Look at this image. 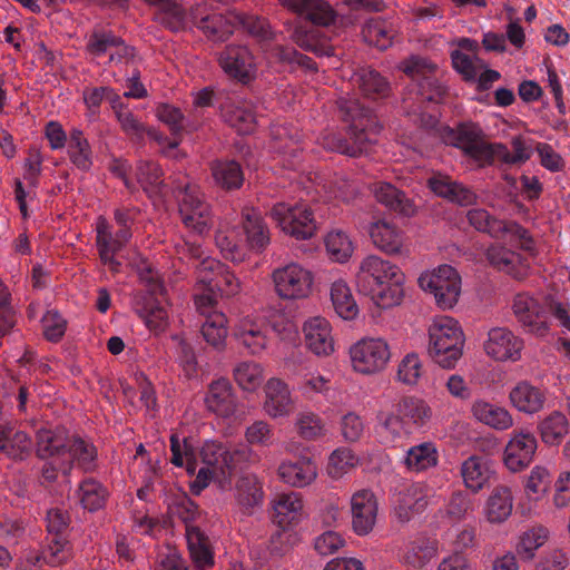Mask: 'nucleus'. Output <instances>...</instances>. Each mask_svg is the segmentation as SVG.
<instances>
[{"mask_svg": "<svg viewBox=\"0 0 570 570\" xmlns=\"http://www.w3.org/2000/svg\"><path fill=\"white\" fill-rule=\"evenodd\" d=\"M171 463L176 466H185L189 474H196L190 488L199 493L210 482H216L222 490L230 485V475L240 459L250 454L248 448L230 451L222 442L215 440L205 441L195 449L186 438L170 436Z\"/></svg>", "mask_w": 570, "mask_h": 570, "instance_id": "1", "label": "nucleus"}, {"mask_svg": "<svg viewBox=\"0 0 570 570\" xmlns=\"http://www.w3.org/2000/svg\"><path fill=\"white\" fill-rule=\"evenodd\" d=\"M36 454L45 460L42 478L55 482L58 474L68 475L76 463L83 471L95 468L96 448L77 436H70L62 426H46L37 431Z\"/></svg>", "mask_w": 570, "mask_h": 570, "instance_id": "2", "label": "nucleus"}, {"mask_svg": "<svg viewBox=\"0 0 570 570\" xmlns=\"http://www.w3.org/2000/svg\"><path fill=\"white\" fill-rule=\"evenodd\" d=\"M439 131L445 145L460 148L479 166L491 165L495 161L520 166L531 158L535 149L533 140L522 135L511 138V150L502 142L482 141L480 140V129L470 122L461 124L456 128L444 126Z\"/></svg>", "mask_w": 570, "mask_h": 570, "instance_id": "3", "label": "nucleus"}, {"mask_svg": "<svg viewBox=\"0 0 570 570\" xmlns=\"http://www.w3.org/2000/svg\"><path fill=\"white\" fill-rule=\"evenodd\" d=\"M355 283L358 292L382 309L401 305L405 296V274L396 264L375 254L362 258Z\"/></svg>", "mask_w": 570, "mask_h": 570, "instance_id": "4", "label": "nucleus"}, {"mask_svg": "<svg viewBox=\"0 0 570 570\" xmlns=\"http://www.w3.org/2000/svg\"><path fill=\"white\" fill-rule=\"evenodd\" d=\"M337 105L344 121L350 122L348 135L353 142L333 134L324 138L323 146L341 154L357 156L376 142L381 126L375 116L362 107L356 99L341 98Z\"/></svg>", "mask_w": 570, "mask_h": 570, "instance_id": "5", "label": "nucleus"}, {"mask_svg": "<svg viewBox=\"0 0 570 570\" xmlns=\"http://www.w3.org/2000/svg\"><path fill=\"white\" fill-rule=\"evenodd\" d=\"M376 413L377 434L384 443H393L410 434L411 425H423L431 417L432 410L420 397L402 396L382 403Z\"/></svg>", "mask_w": 570, "mask_h": 570, "instance_id": "6", "label": "nucleus"}, {"mask_svg": "<svg viewBox=\"0 0 570 570\" xmlns=\"http://www.w3.org/2000/svg\"><path fill=\"white\" fill-rule=\"evenodd\" d=\"M428 352L433 362L444 370H453L465 346L461 324L450 316H436L428 327Z\"/></svg>", "mask_w": 570, "mask_h": 570, "instance_id": "7", "label": "nucleus"}, {"mask_svg": "<svg viewBox=\"0 0 570 570\" xmlns=\"http://www.w3.org/2000/svg\"><path fill=\"white\" fill-rule=\"evenodd\" d=\"M512 312L527 332L538 336L548 333L547 312L552 314L564 333H570V315L567 308L551 295L544 297L541 303L539 298L528 293H518L512 301Z\"/></svg>", "mask_w": 570, "mask_h": 570, "instance_id": "8", "label": "nucleus"}, {"mask_svg": "<svg viewBox=\"0 0 570 570\" xmlns=\"http://www.w3.org/2000/svg\"><path fill=\"white\" fill-rule=\"evenodd\" d=\"M275 226L296 240H308L316 235L317 223L311 207L302 202H277L268 212Z\"/></svg>", "mask_w": 570, "mask_h": 570, "instance_id": "9", "label": "nucleus"}, {"mask_svg": "<svg viewBox=\"0 0 570 570\" xmlns=\"http://www.w3.org/2000/svg\"><path fill=\"white\" fill-rule=\"evenodd\" d=\"M273 288L283 301H303L312 296L315 275L298 262H288L275 267L271 274Z\"/></svg>", "mask_w": 570, "mask_h": 570, "instance_id": "10", "label": "nucleus"}, {"mask_svg": "<svg viewBox=\"0 0 570 570\" xmlns=\"http://www.w3.org/2000/svg\"><path fill=\"white\" fill-rule=\"evenodd\" d=\"M348 358L352 370L362 375L382 372L391 361L392 351L382 336H364L350 345Z\"/></svg>", "mask_w": 570, "mask_h": 570, "instance_id": "11", "label": "nucleus"}, {"mask_svg": "<svg viewBox=\"0 0 570 570\" xmlns=\"http://www.w3.org/2000/svg\"><path fill=\"white\" fill-rule=\"evenodd\" d=\"M422 291L433 295L441 309H451L461 294V277L456 269L448 264L423 272L419 279Z\"/></svg>", "mask_w": 570, "mask_h": 570, "instance_id": "12", "label": "nucleus"}, {"mask_svg": "<svg viewBox=\"0 0 570 570\" xmlns=\"http://www.w3.org/2000/svg\"><path fill=\"white\" fill-rule=\"evenodd\" d=\"M466 217L470 225L479 232L487 233L494 238H502L512 246L527 252H532L534 248L533 239L527 229L517 223L499 220L481 208L470 209Z\"/></svg>", "mask_w": 570, "mask_h": 570, "instance_id": "13", "label": "nucleus"}, {"mask_svg": "<svg viewBox=\"0 0 570 570\" xmlns=\"http://www.w3.org/2000/svg\"><path fill=\"white\" fill-rule=\"evenodd\" d=\"M178 200L184 225L198 235L207 233L213 224L212 210L199 187L188 183L179 193Z\"/></svg>", "mask_w": 570, "mask_h": 570, "instance_id": "14", "label": "nucleus"}, {"mask_svg": "<svg viewBox=\"0 0 570 570\" xmlns=\"http://www.w3.org/2000/svg\"><path fill=\"white\" fill-rule=\"evenodd\" d=\"M367 234L373 246L390 256L409 254V239L405 232L392 219L375 218L367 226Z\"/></svg>", "mask_w": 570, "mask_h": 570, "instance_id": "15", "label": "nucleus"}, {"mask_svg": "<svg viewBox=\"0 0 570 570\" xmlns=\"http://www.w3.org/2000/svg\"><path fill=\"white\" fill-rule=\"evenodd\" d=\"M402 71L409 76L413 81H416L417 96L420 101H440L443 97L445 89L442 87L436 78L434 71L436 66L425 58L411 57L403 61L400 66Z\"/></svg>", "mask_w": 570, "mask_h": 570, "instance_id": "16", "label": "nucleus"}, {"mask_svg": "<svg viewBox=\"0 0 570 570\" xmlns=\"http://www.w3.org/2000/svg\"><path fill=\"white\" fill-rule=\"evenodd\" d=\"M305 348L318 358L331 357L336 351V340L331 322L321 315L311 316L302 324Z\"/></svg>", "mask_w": 570, "mask_h": 570, "instance_id": "17", "label": "nucleus"}, {"mask_svg": "<svg viewBox=\"0 0 570 570\" xmlns=\"http://www.w3.org/2000/svg\"><path fill=\"white\" fill-rule=\"evenodd\" d=\"M351 527L358 537L368 535L375 528L379 500L370 489L355 491L350 498Z\"/></svg>", "mask_w": 570, "mask_h": 570, "instance_id": "18", "label": "nucleus"}, {"mask_svg": "<svg viewBox=\"0 0 570 570\" xmlns=\"http://www.w3.org/2000/svg\"><path fill=\"white\" fill-rule=\"evenodd\" d=\"M538 441L529 430H514L503 451V463L511 472H520L533 461Z\"/></svg>", "mask_w": 570, "mask_h": 570, "instance_id": "19", "label": "nucleus"}, {"mask_svg": "<svg viewBox=\"0 0 570 570\" xmlns=\"http://www.w3.org/2000/svg\"><path fill=\"white\" fill-rule=\"evenodd\" d=\"M523 341L507 327H492L483 342V351L495 362H518L521 358Z\"/></svg>", "mask_w": 570, "mask_h": 570, "instance_id": "20", "label": "nucleus"}, {"mask_svg": "<svg viewBox=\"0 0 570 570\" xmlns=\"http://www.w3.org/2000/svg\"><path fill=\"white\" fill-rule=\"evenodd\" d=\"M218 62L227 76L242 83H247L256 77L257 62L246 46H226L219 53Z\"/></svg>", "mask_w": 570, "mask_h": 570, "instance_id": "21", "label": "nucleus"}, {"mask_svg": "<svg viewBox=\"0 0 570 570\" xmlns=\"http://www.w3.org/2000/svg\"><path fill=\"white\" fill-rule=\"evenodd\" d=\"M276 473L284 484L294 489H304L317 480L318 466L312 456L301 454L283 459Z\"/></svg>", "mask_w": 570, "mask_h": 570, "instance_id": "22", "label": "nucleus"}, {"mask_svg": "<svg viewBox=\"0 0 570 570\" xmlns=\"http://www.w3.org/2000/svg\"><path fill=\"white\" fill-rule=\"evenodd\" d=\"M269 325L263 318L243 317L234 328V337L252 356L262 355L271 342Z\"/></svg>", "mask_w": 570, "mask_h": 570, "instance_id": "23", "label": "nucleus"}, {"mask_svg": "<svg viewBox=\"0 0 570 570\" xmlns=\"http://www.w3.org/2000/svg\"><path fill=\"white\" fill-rule=\"evenodd\" d=\"M206 2L198 4L191 10L193 22L212 40H226L240 22L239 14L228 11L226 14L220 12H205Z\"/></svg>", "mask_w": 570, "mask_h": 570, "instance_id": "24", "label": "nucleus"}, {"mask_svg": "<svg viewBox=\"0 0 570 570\" xmlns=\"http://www.w3.org/2000/svg\"><path fill=\"white\" fill-rule=\"evenodd\" d=\"M96 243L101 263L112 273H118L121 264L116 258V254L125 246L131 236L128 227H121L114 236L108 222L100 216L96 223Z\"/></svg>", "mask_w": 570, "mask_h": 570, "instance_id": "25", "label": "nucleus"}, {"mask_svg": "<svg viewBox=\"0 0 570 570\" xmlns=\"http://www.w3.org/2000/svg\"><path fill=\"white\" fill-rule=\"evenodd\" d=\"M304 518V499L301 493L282 492L272 500V521L282 531L294 529Z\"/></svg>", "mask_w": 570, "mask_h": 570, "instance_id": "26", "label": "nucleus"}, {"mask_svg": "<svg viewBox=\"0 0 570 570\" xmlns=\"http://www.w3.org/2000/svg\"><path fill=\"white\" fill-rule=\"evenodd\" d=\"M199 284L214 285L227 296L237 295L242 289L240 281L227 266L213 257H204L196 267Z\"/></svg>", "mask_w": 570, "mask_h": 570, "instance_id": "27", "label": "nucleus"}, {"mask_svg": "<svg viewBox=\"0 0 570 570\" xmlns=\"http://www.w3.org/2000/svg\"><path fill=\"white\" fill-rule=\"evenodd\" d=\"M439 554V542L436 539L420 533L411 538L399 550L401 562L414 569H423L430 564Z\"/></svg>", "mask_w": 570, "mask_h": 570, "instance_id": "28", "label": "nucleus"}, {"mask_svg": "<svg viewBox=\"0 0 570 570\" xmlns=\"http://www.w3.org/2000/svg\"><path fill=\"white\" fill-rule=\"evenodd\" d=\"M264 412L272 419L289 416L295 409V400L288 384L272 377L265 384Z\"/></svg>", "mask_w": 570, "mask_h": 570, "instance_id": "29", "label": "nucleus"}, {"mask_svg": "<svg viewBox=\"0 0 570 570\" xmlns=\"http://www.w3.org/2000/svg\"><path fill=\"white\" fill-rule=\"evenodd\" d=\"M233 497L237 509L247 515L264 501V487L262 479L255 473H244L236 479Z\"/></svg>", "mask_w": 570, "mask_h": 570, "instance_id": "30", "label": "nucleus"}, {"mask_svg": "<svg viewBox=\"0 0 570 570\" xmlns=\"http://www.w3.org/2000/svg\"><path fill=\"white\" fill-rule=\"evenodd\" d=\"M452 45L456 48L451 52L453 68L468 81H475L480 71L485 67L483 60L478 58L479 43L470 38H460Z\"/></svg>", "mask_w": 570, "mask_h": 570, "instance_id": "31", "label": "nucleus"}, {"mask_svg": "<svg viewBox=\"0 0 570 570\" xmlns=\"http://www.w3.org/2000/svg\"><path fill=\"white\" fill-rule=\"evenodd\" d=\"M514 497L512 489L505 484L495 485L482 507L484 520L492 525L505 523L512 515Z\"/></svg>", "mask_w": 570, "mask_h": 570, "instance_id": "32", "label": "nucleus"}, {"mask_svg": "<svg viewBox=\"0 0 570 570\" xmlns=\"http://www.w3.org/2000/svg\"><path fill=\"white\" fill-rule=\"evenodd\" d=\"M272 151L277 154L285 167L296 169L299 164L298 132L286 125H274L271 129Z\"/></svg>", "mask_w": 570, "mask_h": 570, "instance_id": "33", "label": "nucleus"}, {"mask_svg": "<svg viewBox=\"0 0 570 570\" xmlns=\"http://www.w3.org/2000/svg\"><path fill=\"white\" fill-rule=\"evenodd\" d=\"M495 471L492 462L481 455L466 458L460 468L464 487L472 493H479L492 480Z\"/></svg>", "mask_w": 570, "mask_h": 570, "instance_id": "34", "label": "nucleus"}, {"mask_svg": "<svg viewBox=\"0 0 570 570\" xmlns=\"http://www.w3.org/2000/svg\"><path fill=\"white\" fill-rule=\"evenodd\" d=\"M491 266L514 278H523L528 274L529 264L519 253L501 244H493L485 252Z\"/></svg>", "mask_w": 570, "mask_h": 570, "instance_id": "35", "label": "nucleus"}, {"mask_svg": "<svg viewBox=\"0 0 570 570\" xmlns=\"http://www.w3.org/2000/svg\"><path fill=\"white\" fill-rule=\"evenodd\" d=\"M242 229L246 240V249L262 253L269 245V228L257 209L249 207L243 209Z\"/></svg>", "mask_w": 570, "mask_h": 570, "instance_id": "36", "label": "nucleus"}, {"mask_svg": "<svg viewBox=\"0 0 570 570\" xmlns=\"http://www.w3.org/2000/svg\"><path fill=\"white\" fill-rule=\"evenodd\" d=\"M222 117L238 134L247 135L256 128L254 105L245 99L226 101L222 107Z\"/></svg>", "mask_w": 570, "mask_h": 570, "instance_id": "37", "label": "nucleus"}, {"mask_svg": "<svg viewBox=\"0 0 570 570\" xmlns=\"http://www.w3.org/2000/svg\"><path fill=\"white\" fill-rule=\"evenodd\" d=\"M288 11L317 26H328L335 20L333 8L324 0H278Z\"/></svg>", "mask_w": 570, "mask_h": 570, "instance_id": "38", "label": "nucleus"}, {"mask_svg": "<svg viewBox=\"0 0 570 570\" xmlns=\"http://www.w3.org/2000/svg\"><path fill=\"white\" fill-rule=\"evenodd\" d=\"M471 413L478 422L495 431H507L514 424L513 416L508 409L483 399H478L472 403Z\"/></svg>", "mask_w": 570, "mask_h": 570, "instance_id": "39", "label": "nucleus"}, {"mask_svg": "<svg viewBox=\"0 0 570 570\" xmlns=\"http://www.w3.org/2000/svg\"><path fill=\"white\" fill-rule=\"evenodd\" d=\"M511 405L519 412L534 414L544 407V392L527 381L517 383L509 393Z\"/></svg>", "mask_w": 570, "mask_h": 570, "instance_id": "40", "label": "nucleus"}, {"mask_svg": "<svg viewBox=\"0 0 570 570\" xmlns=\"http://www.w3.org/2000/svg\"><path fill=\"white\" fill-rule=\"evenodd\" d=\"M330 299L334 312L344 321H354L360 308L352 288L344 278H337L330 284Z\"/></svg>", "mask_w": 570, "mask_h": 570, "instance_id": "41", "label": "nucleus"}, {"mask_svg": "<svg viewBox=\"0 0 570 570\" xmlns=\"http://www.w3.org/2000/svg\"><path fill=\"white\" fill-rule=\"evenodd\" d=\"M206 407L222 416L228 417L235 412V399L230 383L225 379L214 381L205 396Z\"/></svg>", "mask_w": 570, "mask_h": 570, "instance_id": "42", "label": "nucleus"}, {"mask_svg": "<svg viewBox=\"0 0 570 570\" xmlns=\"http://www.w3.org/2000/svg\"><path fill=\"white\" fill-rule=\"evenodd\" d=\"M373 194L375 199L390 210L406 217H411L415 214V205L413 202L390 183L379 181L374 184Z\"/></svg>", "mask_w": 570, "mask_h": 570, "instance_id": "43", "label": "nucleus"}, {"mask_svg": "<svg viewBox=\"0 0 570 570\" xmlns=\"http://www.w3.org/2000/svg\"><path fill=\"white\" fill-rule=\"evenodd\" d=\"M31 448V438L26 432L0 425V453L13 460H23L30 454Z\"/></svg>", "mask_w": 570, "mask_h": 570, "instance_id": "44", "label": "nucleus"}, {"mask_svg": "<svg viewBox=\"0 0 570 570\" xmlns=\"http://www.w3.org/2000/svg\"><path fill=\"white\" fill-rule=\"evenodd\" d=\"M215 243L224 258L233 263H242L247 257L246 246L239 243L236 227L222 224L215 235Z\"/></svg>", "mask_w": 570, "mask_h": 570, "instance_id": "45", "label": "nucleus"}, {"mask_svg": "<svg viewBox=\"0 0 570 570\" xmlns=\"http://www.w3.org/2000/svg\"><path fill=\"white\" fill-rule=\"evenodd\" d=\"M551 484V473L542 465H535L524 480L523 492L524 500L528 503V510L531 511L538 502L546 498Z\"/></svg>", "mask_w": 570, "mask_h": 570, "instance_id": "46", "label": "nucleus"}, {"mask_svg": "<svg viewBox=\"0 0 570 570\" xmlns=\"http://www.w3.org/2000/svg\"><path fill=\"white\" fill-rule=\"evenodd\" d=\"M233 377L243 392L255 393L265 381V367L253 360L240 361L234 366Z\"/></svg>", "mask_w": 570, "mask_h": 570, "instance_id": "47", "label": "nucleus"}, {"mask_svg": "<svg viewBox=\"0 0 570 570\" xmlns=\"http://www.w3.org/2000/svg\"><path fill=\"white\" fill-rule=\"evenodd\" d=\"M186 539L195 566L205 569L214 564V552L209 538L195 525H188Z\"/></svg>", "mask_w": 570, "mask_h": 570, "instance_id": "48", "label": "nucleus"}, {"mask_svg": "<svg viewBox=\"0 0 570 570\" xmlns=\"http://www.w3.org/2000/svg\"><path fill=\"white\" fill-rule=\"evenodd\" d=\"M362 36L370 46L385 50L392 45L396 36V29L392 21L382 18H371L364 23Z\"/></svg>", "mask_w": 570, "mask_h": 570, "instance_id": "49", "label": "nucleus"}, {"mask_svg": "<svg viewBox=\"0 0 570 570\" xmlns=\"http://www.w3.org/2000/svg\"><path fill=\"white\" fill-rule=\"evenodd\" d=\"M438 461L439 452L433 442H423L411 446L403 459L405 468L416 473L434 468Z\"/></svg>", "mask_w": 570, "mask_h": 570, "instance_id": "50", "label": "nucleus"}, {"mask_svg": "<svg viewBox=\"0 0 570 570\" xmlns=\"http://www.w3.org/2000/svg\"><path fill=\"white\" fill-rule=\"evenodd\" d=\"M360 462V458L352 449L340 446L330 453L325 471L332 480H340L357 468Z\"/></svg>", "mask_w": 570, "mask_h": 570, "instance_id": "51", "label": "nucleus"}, {"mask_svg": "<svg viewBox=\"0 0 570 570\" xmlns=\"http://www.w3.org/2000/svg\"><path fill=\"white\" fill-rule=\"evenodd\" d=\"M542 442L547 445H559L569 433V422L564 414L553 411L538 424Z\"/></svg>", "mask_w": 570, "mask_h": 570, "instance_id": "52", "label": "nucleus"}, {"mask_svg": "<svg viewBox=\"0 0 570 570\" xmlns=\"http://www.w3.org/2000/svg\"><path fill=\"white\" fill-rule=\"evenodd\" d=\"M326 254L335 263H346L354 253V244L347 233L332 229L324 237Z\"/></svg>", "mask_w": 570, "mask_h": 570, "instance_id": "53", "label": "nucleus"}, {"mask_svg": "<svg viewBox=\"0 0 570 570\" xmlns=\"http://www.w3.org/2000/svg\"><path fill=\"white\" fill-rule=\"evenodd\" d=\"M550 531L543 525H535L522 532L515 544V552L522 559L530 561L534 558L535 552L549 539Z\"/></svg>", "mask_w": 570, "mask_h": 570, "instance_id": "54", "label": "nucleus"}, {"mask_svg": "<svg viewBox=\"0 0 570 570\" xmlns=\"http://www.w3.org/2000/svg\"><path fill=\"white\" fill-rule=\"evenodd\" d=\"M67 153L70 161L80 170L87 171L92 165L91 149L87 138L79 129L70 131Z\"/></svg>", "mask_w": 570, "mask_h": 570, "instance_id": "55", "label": "nucleus"}, {"mask_svg": "<svg viewBox=\"0 0 570 570\" xmlns=\"http://www.w3.org/2000/svg\"><path fill=\"white\" fill-rule=\"evenodd\" d=\"M353 81H355L362 94L371 99H381L387 96L390 86L389 82L375 70L362 69L354 73Z\"/></svg>", "mask_w": 570, "mask_h": 570, "instance_id": "56", "label": "nucleus"}, {"mask_svg": "<svg viewBox=\"0 0 570 570\" xmlns=\"http://www.w3.org/2000/svg\"><path fill=\"white\" fill-rule=\"evenodd\" d=\"M71 558V547L61 535H52L47 548L40 556L35 554L28 558L32 564H37L42 560L45 563L57 567Z\"/></svg>", "mask_w": 570, "mask_h": 570, "instance_id": "57", "label": "nucleus"}, {"mask_svg": "<svg viewBox=\"0 0 570 570\" xmlns=\"http://www.w3.org/2000/svg\"><path fill=\"white\" fill-rule=\"evenodd\" d=\"M202 334L209 345L217 350L223 348L228 334L225 314L222 312L209 313L202 326Z\"/></svg>", "mask_w": 570, "mask_h": 570, "instance_id": "58", "label": "nucleus"}, {"mask_svg": "<svg viewBox=\"0 0 570 570\" xmlns=\"http://www.w3.org/2000/svg\"><path fill=\"white\" fill-rule=\"evenodd\" d=\"M213 177L220 187L239 188L244 181L240 165L234 160H217L212 165Z\"/></svg>", "mask_w": 570, "mask_h": 570, "instance_id": "59", "label": "nucleus"}, {"mask_svg": "<svg viewBox=\"0 0 570 570\" xmlns=\"http://www.w3.org/2000/svg\"><path fill=\"white\" fill-rule=\"evenodd\" d=\"M424 373V364L420 355L416 352H410L397 364L396 379L404 385L415 386Z\"/></svg>", "mask_w": 570, "mask_h": 570, "instance_id": "60", "label": "nucleus"}, {"mask_svg": "<svg viewBox=\"0 0 570 570\" xmlns=\"http://www.w3.org/2000/svg\"><path fill=\"white\" fill-rule=\"evenodd\" d=\"M107 497L108 492L106 488L96 480L88 479L79 485V501L81 505L90 512L101 509L106 503Z\"/></svg>", "mask_w": 570, "mask_h": 570, "instance_id": "61", "label": "nucleus"}, {"mask_svg": "<svg viewBox=\"0 0 570 570\" xmlns=\"http://www.w3.org/2000/svg\"><path fill=\"white\" fill-rule=\"evenodd\" d=\"M145 325L155 334L165 332L169 325L168 312L160 302H155L137 309Z\"/></svg>", "mask_w": 570, "mask_h": 570, "instance_id": "62", "label": "nucleus"}, {"mask_svg": "<svg viewBox=\"0 0 570 570\" xmlns=\"http://www.w3.org/2000/svg\"><path fill=\"white\" fill-rule=\"evenodd\" d=\"M297 434L307 441L316 440L325 434L322 419L313 412H299L295 417Z\"/></svg>", "mask_w": 570, "mask_h": 570, "instance_id": "63", "label": "nucleus"}, {"mask_svg": "<svg viewBox=\"0 0 570 570\" xmlns=\"http://www.w3.org/2000/svg\"><path fill=\"white\" fill-rule=\"evenodd\" d=\"M431 489L424 483H412L400 491L396 499L410 505L412 509L422 512L429 504Z\"/></svg>", "mask_w": 570, "mask_h": 570, "instance_id": "64", "label": "nucleus"}]
</instances>
